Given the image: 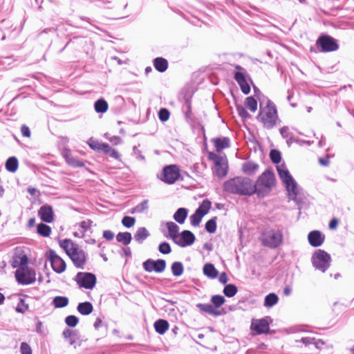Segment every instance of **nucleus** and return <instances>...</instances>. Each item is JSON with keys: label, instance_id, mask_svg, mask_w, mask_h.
Listing matches in <instances>:
<instances>
[{"label": "nucleus", "instance_id": "obj_18", "mask_svg": "<svg viewBox=\"0 0 354 354\" xmlns=\"http://www.w3.org/2000/svg\"><path fill=\"white\" fill-rule=\"evenodd\" d=\"M251 329L258 334L267 333L269 330L268 322L266 319L255 320L252 322Z\"/></svg>", "mask_w": 354, "mask_h": 354}, {"label": "nucleus", "instance_id": "obj_32", "mask_svg": "<svg viewBox=\"0 0 354 354\" xmlns=\"http://www.w3.org/2000/svg\"><path fill=\"white\" fill-rule=\"evenodd\" d=\"M154 66L160 72H164L167 68V62L165 59L158 57L154 59Z\"/></svg>", "mask_w": 354, "mask_h": 354}, {"label": "nucleus", "instance_id": "obj_55", "mask_svg": "<svg viewBox=\"0 0 354 354\" xmlns=\"http://www.w3.org/2000/svg\"><path fill=\"white\" fill-rule=\"evenodd\" d=\"M21 354H32L30 346L26 342H22L20 346Z\"/></svg>", "mask_w": 354, "mask_h": 354}, {"label": "nucleus", "instance_id": "obj_17", "mask_svg": "<svg viewBox=\"0 0 354 354\" xmlns=\"http://www.w3.org/2000/svg\"><path fill=\"white\" fill-rule=\"evenodd\" d=\"M214 164V171L220 177H224L227 173V161L226 157L221 158Z\"/></svg>", "mask_w": 354, "mask_h": 354}, {"label": "nucleus", "instance_id": "obj_7", "mask_svg": "<svg viewBox=\"0 0 354 354\" xmlns=\"http://www.w3.org/2000/svg\"><path fill=\"white\" fill-rule=\"evenodd\" d=\"M312 263L316 269L324 272L330 266V257L326 252L317 250L313 254Z\"/></svg>", "mask_w": 354, "mask_h": 354}, {"label": "nucleus", "instance_id": "obj_36", "mask_svg": "<svg viewBox=\"0 0 354 354\" xmlns=\"http://www.w3.org/2000/svg\"><path fill=\"white\" fill-rule=\"evenodd\" d=\"M103 147H104L102 151H103L106 154L109 155L111 157L115 159L120 160L119 153L116 150L112 149L108 144L106 143Z\"/></svg>", "mask_w": 354, "mask_h": 354}, {"label": "nucleus", "instance_id": "obj_39", "mask_svg": "<svg viewBox=\"0 0 354 354\" xmlns=\"http://www.w3.org/2000/svg\"><path fill=\"white\" fill-rule=\"evenodd\" d=\"M171 271L174 276H180L183 272V266L180 262H174L171 266Z\"/></svg>", "mask_w": 354, "mask_h": 354}, {"label": "nucleus", "instance_id": "obj_14", "mask_svg": "<svg viewBox=\"0 0 354 354\" xmlns=\"http://www.w3.org/2000/svg\"><path fill=\"white\" fill-rule=\"evenodd\" d=\"M195 236L192 232L189 230H184L180 234L179 239L177 240L176 243L181 247H185L186 245H190L193 244L195 241Z\"/></svg>", "mask_w": 354, "mask_h": 354}, {"label": "nucleus", "instance_id": "obj_38", "mask_svg": "<svg viewBox=\"0 0 354 354\" xmlns=\"http://www.w3.org/2000/svg\"><path fill=\"white\" fill-rule=\"evenodd\" d=\"M37 232L42 236H48L50 234V227L44 223H40L37 225Z\"/></svg>", "mask_w": 354, "mask_h": 354}, {"label": "nucleus", "instance_id": "obj_41", "mask_svg": "<svg viewBox=\"0 0 354 354\" xmlns=\"http://www.w3.org/2000/svg\"><path fill=\"white\" fill-rule=\"evenodd\" d=\"M237 292L236 287L233 284L227 285L223 289V293L228 297H232Z\"/></svg>", "mask_w": 354, "mask_h": 354}, {"label": "nucleus", "instance_id": "obj_11", "mask_svg": "<svg viewBox=\"0 0 354 354\" xmlns=\"http://www.w3.org/2000/svg\"><path fill=\"white\" fill-rule=\"evenodd\" d=\"M211 202L208 200H205L203 201L194 214L190 216L191 224L193 226L199 225L202 218L208 213L209 209L211 208Z\"/></svg>", "mask_w": 354, "mask_h": 354}, {"label": "nucleus", "instance_id": "obj_59", "mask_svg": "<svg viewBox=\"0 0 354 354\" xmlns=\"http://www.w3.org/2000/svg\"><path fill=\"white\" fill-rule=\"evenodd\" d=\"M103 237L106 240H112L114 237V233L111 230H105L103 232Z\"/></svg>", "mask_w": 354, "mask_h": 354}, {"label": "nucleus", "instance_id": "obj_13", "mask_svg": "<svg viewBox=\"0 0 354 354\" xmlns=\"http://www.w3.org/2000/svg\"><path fill=\"white\" fill-rule=\"evenodd\" d=\"M143 267L147 272L155 271L156 272H162L165 269L166 262L162 259H158L156 261L148 259L144 262Z\"/></svg>", "mask_w": 354, "mask_h": 354}, {"label": "nucleus", "instance_id": "obj_12", "mask_svg": "<svg viewBox=\"0 0 354 354\" xmlns=\"http://www.w3.org/2000/svg\"><path fill=\"white\" fill-rule=\"evenodd\" d=\"M48 259L50 261L52 268L57 273H62L66 270V264L65 261L58 256L53 250L48 253Z\"/></svg>", "mask_w": 354, "mask_h": 354}, {"label": "nucleus", "instance_id": "obj_16", "mask_svg": "<svg viewBox=\"0 0 354 354\" xmlns=\"http://www.w3.org/2000/svg\"><path fill=\"white\" fill-rule=\"evenodd\" d=\"M308 239L309 243L313 247L320 246L324 241L325 236L319 231H312L308 234Z\"/></svg>", "mask_w": 354, "mask_h": 354}, {"label": "nucleus", "instance_id": "obj_63", "mask_svg": "<svg viewBox=\"0 0 354 354\" xmlns=\"http://www.w3.org/2000/svg\"><path fill=\"white\" fill-rule=\"evenodd\" d=\"M314 345L316 346V348L321 349L322 348L323 346L325 345V342L322 339H317L315 338Z\"/></svg>", "mask_w": 354, "mask_h": 354}, {"label": "nucleus", "instance_id": "obj_21", "mask_svg": "<svg viewBox=\"0 0 354 354\" xmlns=\"http://www.w3.org/2000/svg\"><path fill=\"white\" fill-rule=\"evenodd\" d=\"M212 142L218 152L230 147V140L227 138H215L212 140Z\"/></svg>", "mask_w": 354, "mask_h": 354}, {"label": "nucleus", "instance_id": "obj_22", "mask_svg": "<svg viewBox=\"0 0 354 354\" xmlns=\"http://www.w3.org/2000/svg\"><path fill=\"white\" fill-rule=\"evenodd\" d=\"M259 167L258 164L248 161L242 165V171L248 175H253L258 171Z\"/></svg>", "mask_w": 354, "mask_h": 354}, {"label": "nucleus", "instance_id": "obj_61", "mask_svg": "<svg viewBox=\"0 0 354 354\" xmlns=\"http://www.w3.org/2000/svg\"><path fill=\"white\" fill-rule=\"evenodd\" d=\"M109 140L114 145H118L122 142L121 138L118 136H112L109 138Z\"/></svg>", "mask_w": 354, "mask_h": 354}, {"label": "nucleus", "instance_id": "obj_49", "mask_svg": "<svg viewBox=\"0 0 354 354\" xmlns=\"http://www.w3.org/2000/svg\"><path fill=\"white\" fill-rule=\"evenodd\" d=\"M78 318L74 315H69L66 317L65 322L70 327H75L78 323Z\"/></svg>", "mask_w": 354, "mask_h": 354}, {"label": "nucleus", "instance_id": "obj_45", "mask_svg": "<svg viewBox=\"0 0 354 354\" xmlns=\"http://www.w3.org/2000/svg\"><path fill=\"white\" fill-rule=\"evenodd\" d=\"M211 301L215 307L218 308L224 304L225 299L221 295H214L212 297Z\"/></svg>", "mask_w": 354, "mask_h": 354}, {"label": "nucleus", "instance_id": "obj_58", "mask_svg": "<svg viewBox=\"0 0 354 354\" xmlns=\"http://www.w3.org/2000/svg\"><path fill=\"white\" fill-rule=\"evenodd\" d=\"M223 156H220L214 152H209L208 153V158L214 162L215 163L217 162V160H219Z\"/></svg>", "mask_w": 354, "mask_h": 354}, {"label": "nucleus", "instance_id": "obj_30", "mask_svg": "<svg viewBox=\"0 0 354 354\" xmlns=\"http://www.w3.org/2000/svg\"><path fill=\"white\" fill-rule=\"evenodd\" d=\"M53 304L57 308H64L68 304V299L66 297L57 296L54 297Z\"/></svg>", "mask_w": 354, "mask_h": 354}, {"label": "nucleus", "instance_id": "obj_50", "mask_svg": "<svg viewBox=\"0 0 354 354\" xmlns=\"http://www.w3.org/2000/svg\"><path fill=\"white\" fill-rule=\"evenodd\" d=\"M136 219L131 216H124L122 220V223L126 227H131L134 225Z\"/></svg>", "mask_w": 354, "mask_h": 354}, {"label": "nucleus", "instance_id": "obj_27", "mask_svg": "<svg viewBox=\"0 0 354 354\" xmlns=\"http://www.w3.org/2000/svg\"><path fill=\"white\" fill-rule=\"evenodd\" d=\"M149 236V232L145 227H140L136 231L134 239L136 241L141 243Z\"/></svg>", "mask_w": 354, "mask_h": 354}, {"label": "nucleus", "instance_id": "obj_42", "mask_svg": "<svg viewBox=\"0 0 354 354\" xmlns=\"http://www.w3.org/2000/svg\"><path fill=\"white\" fill-rule=\"evenodd\" d=\"M148 209V201L145 200L132 209L131 213H142Z\"/></svg>", "mask_w": 354, "mask_h": 354}, {"label": "nucleus", "instance_id": "obj_15", "mask_svg": "<svg viewBox=\"0 0 354 354\" xmlns=\"http://www.w3.org/2000/svg\"><path fill=\"white\" fill-rule=\"evenodd\" d=\"M318 43L322 48L323 51H333L337 50L338 48V46L334 39L329 37H321L319 39Z\"/></svg>", "mask_w": 354, "mask_h": 354}, {"label": "nucleus", "instance_id": "obj_29", "mask_svg": "<svg viewBox=\"0 0 354 354\" xmlns=\"http://www.w3.org/2000/svg\"><path fill=\"white\" fill-rule=\"evenodd\" d=\"M64 158H65L67 163L73 167H82L84 165L83 162H82L78 159L72 156L71 154L68 151L65 152Z\"/></svg>", "mask_w": 354, "mask_h": 354}, {"label": "nucleus", "instance_id": "obj_2", "mask_svg": "<svg viewBox=\"0 0 354 354\" xmlns=\"http://www.w3.org/2000/svg\"><path fill=\"white\" fill-rule=\"evenodd\" d=\"M226 192L241 195H252L254 186L248 178L236 177L226 181L223 185Z\"/></svg>", "mask_w": 354, "mask_h": 354}, {"label": "nucleus", "instance_id": "obj_20", "mask_svg": "<svg viewBox=\"0 0 354 354\" xmlns=\"http://www.w3.org/2000/svg\"><path fill=\"white\" fill-rule=\"evenodd\" d=\"M234 78L239 84L242 92L245 94H248L250 91V87L247 83L244 75L242 73L236 72Z\"/></svg>", "mask_w": 354, "mask_h": 354}, {"label": "nucleus", "instance_id": "obj_1", "mask_svg": "<svg viewBox=\"0 0 354 354\" xmlns=\"http://www.w3.org/2000/svg\"><path fill=\"white\" fill-rule=\"evenodd\" d=\"M59 245L64 250L77 268H84L86 263V254L77 244L71 239H64L59 241Z\"/></svg>", "mask_w": 354, "mask_h": 354}, {"label": "nucleus", "instance_id": "obj_28", "mask_svg": "<svg viewBox=\"0 0 354 354\" xmlns=\"http://www.w3.org/2000/svg\"><path fill=\"white\" fill-rule=\"evenodd\" d=\"M203 273L212 279L216 278L218 275V271L212 263H206L203 266Z\"/></svg>", "mask_w": 354, "mask_h": 354}, {"label": "nucleus", "instance_id": "obj_37", "mask_svg": "<svg viewBox=\"0 0 354 354\" xmlns=\"http://www.w3.org/2000/svg\"><path fill=\"white\" fill-rule=\"evenodd\" d=\"M245 105L253 113L257 110V102L253 97H248Z\"/></svg>", "mask_w": 354, "mask_h": 354}, {"label": "nucleus", "instance_id": "obj_35", "mask_svg": "<svg viewBox=\"0 0 354 354\" xmlns=\"http://www.w3.org/2000/svg\"><path fill=\"white\" fill-rule=\"evenodd\" d=\"M278 301L279 298L277 295L274 293H270L265 298L264 306L267 307H272L275 305Z\"/></svg>", "mask_w": 354, "mask_h": 354}, {"label": "nucleus", "instance_id": "obj_52", "mask_svg": "<svg viewBox=\"0 0 354 354\" xmlns=\"http://www.w3.org/2000/svg\"><path fill=\"white\" fill-rule=\"evenodd\" d=\"M159 251L165 254H169L171 252V248L168 243L164 242L160 244L158 247Z\"/></svg>", "mask_w": 354, "mask_h": 354}, {"label": "nucleus", "instance_id": "obj_25", "mask_svg": "<svg viewBox=\"0 0 354 354\" xmlns=\"http://www.w3.org/2000/svg\"><path fill=\"white\" fill-rule=\"evenodd\" d=\"M93 305L88 301L80 303L77 306V310L84 315H88L93 312Z\"/></svg>", "mask_w": 354, "mask_h": 354}, {"label": "nucleus", "instance_id": "obj_62", "mask_svg": "<svg viewBox=\"0 0 354 354\" xmlns=\"http://www.w3.org/2000/svg\"><path fill=\"white\" fill-rule=\"evenodd\" d=\"M219 281L223 284L226 283L228 281V277L225 272H222L218 279Z\"/></svg>", "mask_w": 354, "mask_h": 354}, {"label": "nucleus", "instance_id": "obj_4", "mask_svg": "<svg viewBox=\"0 0 354 354\" xmlns=\"http://www.w3.org/2000/svg\"><path fill=\"white\" fill-rule=\"evenodd\" d=\"M257 120L268 129L273 128L278 119L277 111L275 105L270 100L267 101L266 106H261Z\"/></svg>", "mask_w": 354, "mask_h": 354}, {"label": "nucleus", "instance_id": "obj_60", "mask_svg": "<svg viewBox=\"0 0 354 354\" xmlns=\"http://www.w3.org/2000/svg\"><path fill=\"white\" fill-rule=\"evenodd\" d=\"M21 133L25 137H30V131L29 128L26 125H22L21 128Z\"/></svg>", "mask_w": 354, "mask_h": 354}, {"label": "nucleus", "instance_id": "obj_24", "mask_svg": "<svg viewBox=\"0 0 354 354\" xmlns=\"http://www.w3.org/2000/svg\"><path fill=\"white\" fill-rule=\"evenodd\" d=\"M188 211L186 208L180 207L174 214V219L180 224L184 223L187 216Z\"/></svg>", "mask_w": 354, "mask_h": 354}, {"label": "nucleus", "instance_id": "obj_54", "mask_svg": "<svg viewBox=\"0 0 354 354\" xmlns=\"http://www.w3.org/2000/svg\"><path fill=\"white\" fill-rule=\"evenodd\" d=\"M169 112L167 109H161L159 111V119L162 122L167 121L169 118Z\"/></svg>", "mask_w": 354, "mask_h": 354}, {"label": "nucleus", "instance_id": "obj_33", "mask_svg": "<svg viewBox=\"0 0 354 354\" xmlns=\"http://www.w3.org/2000/svg\"><path fill=\"white\" fill-rule=\"evenodd\" d=\"M107 102L103 100L100 99L95 102L94 107L97 113H105L108 109Z\"/></svg>", "mask_w": 354, "mask_h": 354}, {"label": "nucleus", "instance_id": "obj_6", "mask_svg": "<svg viewBox=\"0 0 354 354\" xmlns=\"http://www.w3.org/2000/svg\"><path fill=\"white\" fill-rule=\"evenodd\" d=\"M261 241L263 245L274 248L282 243L283 235L280 231L270 230L262 234Z\"/></svg>", "mask_w": 354, "mask_h": 354}, {"label": "nucleus", "instance_id": "obj_8", "mask_svg": "<svg viewBox=\"0 0 354 354\" xmlns=\"http://www.w3.org/2000/svg\"><path fill=\"white\" fill-rule=\"evenodd\" d=\"M180 169L176 165L165 166L162 171L160 180L164 183L171 185L180 178Z\"/></svg>", "mask_w": 354, "mask_h": 354}, {"label": "nucleus", "instance_id": "obj_47", "mask_svg": "<svg viewBox=\"0 0 354 354\" xmlns=\"http://www.w3.org/2000/svg\"><path fill=\"white\" fill-rule=\"evenodd\" d=\"M197 307L201 310V311H204V312H206V313H208L209 314H216L215 313V310L214 309V308L212 307V306H211L210 304H199L197 305Z\"/></svg>", "mask_w": 354, "mask_h": 354}, {"label": "nucleus", "instance_id": "obj_34", "mask_svg": "<svg viewBox=\"0 0 354 354\" xmlns=\"http://www.w3.org/2000/svg\"><path fill=\"white\" fill-rule=\"evenodd\" d=\"M131 239V234L129 232H120L116 236L117 241L122 243L124 245L129 244Z\"/></svg>", "mask_w": 354, "mask_h": 354}, {"label": "nucleus", "instance_id": "obj_48", "mask_svg": "<svg viewBox=\"0 0 354 354\" xmlns=\"http://www.w3.org/2000/svg\"><path fill=\"white\" fill-rule=\"evenodd\" d=\"M270 159L274 163H279L281 161V153L276 149H272L270 153Z\"/></svg>", "mask_w": 354, "mask_h": 354}, {"label": "nucleus", "instance_id": "obj_46", "mask_svg": "<svg viewBox=\"0 0 354 354\" xmlns=\"http://www.w3.org/2000/svg\"><path fill=\"white\" fill-rule=\"evenodd\" d=\"M236 111L239 113V115L243 118V119H247L250 118L251 115L248 113V111L245 110V109L240 104L236 105Z\"/></svg>", "mask_w": 354, "mask_h": 354}, {"label": "nucleus", "instance_id": "obj_9", "mask_svg": "<svg viewBox=\"0 0 354 354\" xmlns=\"http://www.w3.org/2000/svg\"><path fill=\"white\" fill-rule=\"evenodd\" d=\"M15 276L17 281L22 284H30L35 281V272L28 266H24L17 270Z\"/></svg>", "mask_w": 354, "mask_h": 354}, {"label": "nucleus", "instance_id": "obj_53", "mask_svg": "<svg viewBox=\"0 0 354 354\" xmlns=\"http://www.w3.org/2000/svg\"><path fill=\"white\" fill-rule=\"evenodd\" d=\"M68 341L69 344L74 347V348H76L81 345V342L79 339L77 334L68 339Z\"/></svg>", "mask_w": 354, "mask_h": 354}, {"label": "nucleus", "instance_id": "obj_10", "mask_svg": "<svg viewBox=\"0 0 354 354\" xmlns=\"http://www.w3.org/2000/svg\"><path fill=\"white\" fill-rule=\"evenodd\" d=\"M75 281L80 287L86 289H93L96 283L95 276L89 272H78Z\"/></svg>", "mask_w": 354, "mask_h": 354}, {"label": "nucleus", "instance_id": "obj_23", "mask_svg": "<svg viewBox=\"0 0 354 354\" xmlns=\"http://www.w3.org/2000/svg\"><path fill=\"white\" fill-rule=\"evenodd\" d=\"M167 227L169 231L170 237L176 243L179 239L180 234L178 233L179 227L174 222H167Z\"/></svg>", "mask_w": 354, "mask_h": 354}, {"label": "nucleus", "instance_id": "obj_64", "mask_svg": "<svg viewBox=\"0 0 354 354\" xmlns=\"http://www.w3.org/2000/svg\"><path fill=\"white\" fill-rule=\"evenodd\" d=\"M337 225H338V220L337 218H333L330 221L329 228L331 230H335V229H336Z\"/></svg>", "mask_w": 354, "mask_h": 354}, {"label": "nucleus", "instance_id": "obj_19", "mask_svg": "<svg viewBox=\"0 0 354 354\" xmlns=\"http://www.w3.org/2000/svg\"><path fill=\"white\" fill-rule=\"evenodd\" d=\"M39 215L41 219L46 223H50L53 221V209L49 205H43L39 210Z\"/></svg>", "mask_w": 354, "mask_h": 354}, {"label": "nucleus", "instance_id": "obj_51", "mask_svg": "<svg viewBox=\"0 0 354 354\" xmlns=\"http://www.w3.org/2000/svg\"><path fill=\"white\" fill-rule=\"evenodd\" d=\"M28 308V306L25 303L24 299H20L19 302L16 307V310L19 313H24Z\"/></svg>", "mask_w": 354, "mask_h": 354}, {"label": "nucleus", "instance_id": "obj_31", "mask_svg": "<svg viewBox=\"0 0 354 354\" xmlns=\"http://www.w3.org/2000/svg\"><path fill=\"white\" fill-rule=\"evenodd\" d=\"M6 168L10 172H15L18 168V160L15 157L9 158L6 162Z\"/></svg>", "mask_w": 354, "mask_h": 354}, {"label": "nucleus", "instance_id": "obj_3", "mask_svg": "<svg viewBox=\"0 0 354 354\" xmlns=\"http://www.w3.org/2000/svg\"><path fill=\"white\" fill-rule=\"evenodd\" d=\"M276 178L274 174L270 170H266L257 178L254 186V194L256 193L259 197H264L268 195L275 187Z\"/></svg>", "mask_w": 354, "mask_h": 354}, {"label": "nucleus", "instance_id": "obj_56", "mask_svg": "<svg viewBox=\"0 0 354 354\" xmlns=\"http://www.w3.org/2000/svg\"><path fill=\"white\" fill-rule=\"evenodd\" d=\"M300 342L305 345L314 344L315 338L310 337H303L301 339Z\"/></svg>", "mask_w": 354, "mask_h": 354}, {"label": "nucleus", "instance_id": "obj_40", "mask_svg": "<svg viewBox=\"0 0 354 354\" xmlns=\"http://www.w3.org/2000/svg\"><path fill=\"white\" fill-rule=\"evenodd\" d=\"M28 258L26 255H23L21 257H17L14 261L12 266L17 267L19 266V268H23L24 266H27Z\"/></svg>", "mask_w": 354, "mask_h": 354}, {"label": "nucleus", "instance_id": "obj_57", "mask_svg": "<svg viewBox=\"0 0 354 354\" xmlns=\"http://www.w3.org/2000/svg\"><path fill=\"white\" fill-rule=\"evenodd\" d=\"M77 333L75 331L71 329H66L63 332L64 337L67 339L73 337V335H75Z\"/></svg>", "mask_w": 354, "mask_h": 354}, {"label": "nucleus", "instance_id": "obj_44", "mask_svg": "<svg viewBox=\"0 0 354 354\" xmlns=\"http://www.w3.org/2000/svg\"><path fill=\"white\" fill-rule=\"evenodd\" d=\"M216 218L214 217L210 220H209L205 224V229L209 233H214L216 230Z\"/></svg>", "mask_w": 354, "mask_h": 354}, {"label": "nucleus", "instance_id": "obj_43", "mask_svg": "<svg viewBox=\"0 0 354 354\" xmlns=\"http://www.w3.org/2000/svg\"><path fill=\"white\" fill-rule=\"evenodd\" d=\"M88 144L91 149L96 151H102L104 147L103 146H104L105 145V143H101L93 138L89 139V140L88 141Z\"/></svg>", "mask_w": 354, "mask_h": 354}, {"label": "nucleus", "instance_id": "obj_5", "mask_svg": "<svg viewBox=\"0 0 354 354\" xmlns=\"http://www.w3.org/2000/svg\"><path fill=\"white\" fill-rule=\"evenodd\" d=\"M277 170L280 178L286 187L289 198L292 200H295L299 193V187L286 166L284 164L278 165Z\"/></svg>", "mask_w": 354, "mask_h": 354}, {"label": "nucleus", "instance_id": "obj_26", "mask_svg": "<svg viewBox=\"0 0 354 354\" xmlns=\"http://www.w3.org/2000/svg\"><path fill=\"white\" fill-rule=\"evenodd\" d=\"M154 328L158 333L162 335L168 330L169 324L166 320L159 319L154 323Z\"/></svg>", "mask_w": 354, "mask_h": 354}]
</instances>
